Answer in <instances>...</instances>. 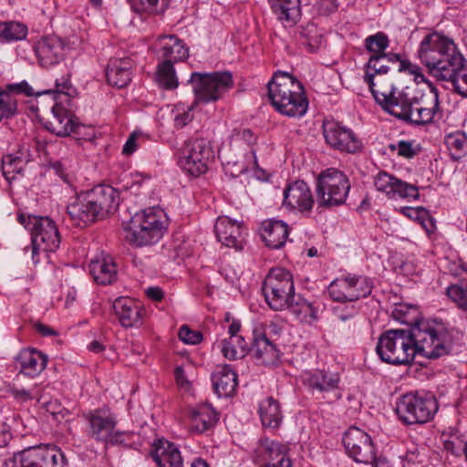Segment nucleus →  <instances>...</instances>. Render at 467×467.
<instances>
[{"label": "nucleus", "mask_w": 467, "mask_h": 467, "mask_svg": "<svg viewBox=\"0 0 467 467\" xmlns=\"http://www.w3.org/2000/svg\"><path fill=\"white\" fill-rule=\"evenodd\" d=\"M375 100L389 114L409 122V99L404 91L395 95L396 88L388 75H364Z\"/></svg>", "instance_id": "nucleus-6"}, {"label": "nucleus", "mask_w": 467, "mask_h": 467, "mask_svg": "<svg viewBox=\"0 0 467 467\" xmlns=\"http://www.w3.org/2000/svg\"><path fill=\"white\" fill-rule=\"evenodd\" d=\"M248 351L253 354L258 363L265 366L275 365L279 359V349L265 333L254 335L253 345Z\"/></svg>", "instance_id": "nucleus-30"}, {"label": "nucleus", "mask_w": 467, "mask_h": 467, "mask_svg": "<svg viewBox=\"0 0 467 467\" xmlns=\"http://www.w3.org/2000/svg\"><path fill=\"white\" fill-rule=\"evenodd\" d=\"M350 182L348 176L336 168L322 171L317 177V203L321 208L343 204L348 195Z\"/></svg>", "instance_id": "nucleus-7"}, {"label": "nucleus", "mask_w": 467, "mask_h": 467, "mask_svg": "<svg viewBox=\"0 0 467 467\" xmlns=\"http://www.w3.org/2000/svg\"><path fill=\"white\" fill-rule=\"evenodd\" d=\"M268 467H292V461L288 457L287 452H284L274 462H270V465Z\"/></svg>", "instance_id": "nucleus-64"}, {"label": "nucleus", "mask_w": 467, "mask_h": 467, "mask_svg": "<svg viewBox=\"0 0 467 467\" xmlns=\"http://www.w3.org/2000/svg\"><path fill=\"white\" fill-rule=\"evenodd\" d=\"M214 232L219 242L224 246L242 250L244 244V227L242 223L227 216H219L214 224Z\"/></svg>", "instance_id": "nucleus-20"}, {"label": "nucleus", "mask_w": 467, "mask_h": 467, "mask_svg": "<svg viewBox=\"0 0 467 467\" xmlns=\"http://www.w3.org/2000/svg\"><path fill=\"white\" fill-rule=\"evenodd\" d=\"M283 204L289 210L302 213H310L315 200L310 187L304 181L298 180L288 184L284 190Z\"/></svg>", "instance_id": "nucleus-19"}, {"label": "nucleus", "mask_w": 467, "mask_h": 467, "mask_svg": "<svg viewBox=\"0 0 467 467\" xmlns=\"http://www.w3.org/2000/svg\"><path fill=\"white\" fill-rule=\"evenodd\" d=\"M268 96L273 107L290 118L304 116L308 99L302 83L291 74L276 71L267 84Z\"/></svg>", "instance_id": "nucleus-2"}, {"label": "nucleus", "mask_w": 467, "mask_h": 467, "mask_svg": "<svg viewBox=\"0 0 467 467\" xmlns=\"http://www.w3.org/2000/svg\"><path fill=\"white\" fill-rule=\"evenodd\" d=\"M428 452L429 450L425 446L416 445L414 449L410 447V455L414 457H410V463L427 464L429 462Z\"/></svg>", "instance_id": "nucleus-56"}, {"label": "nucleus", "mask_w": 467, "mask_h": 467, "mask_svg": "<svg viewBox=\"0 0 467 467\" xmlns=\"http://www.w3.org/2000/svg\"><path fill=\"white\" fill-rule=\"evenodd\" d=\"M262 290L271 309H286L296 295L292 274L284 268L271 269L264 280Z\"/></svg>", "instance_id": "nucleus-10"}, {"label": "nucleus", "mask_w": 467, "mask_h": 467, "mask_svg": "<svg viewBox=\"0 0 467 467\" xmlns=\"http://www.w3.org/2000/svg\"><path fill=\"white\" fill-rule=\"evenodd\" d=\"M388 46L389 38L383 32H378L365 39L366 49L373 53V55L385 54V49Z\"/></svg>", "instance_id": "nucleus-49"}, {"label": "nucleus", "mask_w": 467, "mask_h": 467, "mask_svg": "<svg viewBox=\"0 0 467 467\" xmlns=\"http://www.w3.org/2000/svg\"><path fill=\"white\" fill-rule=\"evenodd\" d=\"M409 329L395 328L385 331L376 347L377 354L409 355Z\"/></svg>", "instance_id": "nucleus-24"}, {"label": "nucleus", "mask_w": 467, "mask_h": 467, "mask_svg": "<svg viewBox=\"0 0 467 467\" xmlns=\"http://www.w3.org/2000/svg\"><path fill=\"white\" fill-rule=\"evenodd\" d=\"M259 414L265 428L276 429L283 420L279 402L273 397H269L260 403Z\"/></svg>", "instance_id": "nucleus-41"}, {"label": "nucleus", "mask_w": 467, "mask_h": 467, "mask_svg": "<svg viewBox=\"0 0 467 467\" xmlns=\"http://www.w3.org/2000/svg\"><path fill=\"white\" fill-rule=\"evenodd\" d=\"M214 392L218 397L232 396L237 386V375L230 365H219L212 375Z\"/></svg>", "instance_id": "nucleus-35"}, {"label": "nucleus", "mask_w": 467, "mask_h": 467, "mask_svg": "<svg viewBox=\"0 0 467 467\" xmlns=\"http://www.w3.org/2000/svg\"><path fill=\"white\" fill-rule=\"evenodd\" d=\"M274 14L280 21L296 24L301 16L300 0H269Z\"/></svg>", "instance_id": "nucleus-40"}, {"label": "nucleus", "mask_w": 467, "mask_h": 467, "mask_svg": "<svg viewBox=\"0 0 467 467\" xmlns=\"http://www.w3.org/2000/svg\"><path fill=\"white\" fill-rule=\"evenodd\" d=\"M286 309H289L301 322L311 323L317 318V309L313 303L300 295H295Z\"/></svg>", "instance_id": "nucleus-42"}, {"label": "nucleus", "mask_w": 467, "mask_h": 467, "mask_svg": "<svg viewBox=\"0 0 467 467\" xmlns=\"http://www.w3.org/2000/svg\"><path fill=\"white\" fill-rule=\"evenodd\" d=\"M437 105L438 97L431 92L410 98V125L424 126L430 124L433 119L434 108Z\"/></svg>", "instance_id": "nucleus-23"}, {"label": "nucleus", "mask_w": 467, "mask_h": 467, "mask_svg": "<svg viewBox=\"0 0 467 467\" xmlns=\"http://www.w3.org/2000/svg\"><path fill=\"white\" fill-rule=\"evenodd\" d=\"M21 371L30 377L38 375L46 368L47 358L36 349H23L17 356Z\"/></svg>", "instance_id": "nucleus-39"}, {"label": "nucleus", "mask_w": 467, "mask_h": 467, "mask_svg": "<svg viewBox=\"0 0 467 467\" xmlns=\"http://www.w3.org/2000/svg\"><path fill=\"white\" fill-rule=\"evenodd\" d=\"M304 44L308 47L310 52H316L323 44V36L319 34H316L310 37L306 36Z\"/></svg>", "instance_id": "nucleus-62"}, {"label": "nucleus", "mask_w": 467, "mask_h": 467, "mask_svg": "<svg viewBox=\"0 0 467 467\" xmlns=\"http://www.w3.org/2000/svg\"><path fill=\"white\" fill-rule=\"evenodd\" d=\"M385 60L391 64H398V71L401 72L409 68V61L402 58L400 55L395 53L382 54Z\"/></svg>", "instance_id": "nucleus-58"}, {"label": "nucleus", "mask_w": 467, "mask_h": 467, "mask_svg": "<svg viewBox=\"0 0 467 467\" xmlns=\"http://www.w3.org/2000/svg\"><path fill=\"white\" fill-rule=\"evenodd\" d=\"M392 317L400 323L409 325V305L397 306L392 311Z\"/></svg>", "instance_id": "nucleus-60"}, {"label": "nucleus", "mask_w": 467, "mask_h": 467, "mask_svg": "<svg viewBox=\"0 0 467 467\" xmlns=\"http://www.w3.org/2000/svg\"><path fill=\"white\" fill-rule=\"evenodd\" d=\"M189 83L195 96L193 105L210 103L220 99L234 87L232 73L229 71L200 73L193 72Z\"/></svg>", "instance_id": "nucleus-9"}, {"label": "nucleus", "mask_w": 467, "mask_h": 467, "mask_svg": "<svg viewBox=\"0 0 467 467\" xmlns=\"http://www.w3.org/2000/svg\"><path fill=\"white\" fill-rule=\"evenodd\" d=\"M254 451V460L265 467H268L270 462H274L278 456L287 452L288 447L268 438H263L259 440Z\"/></svg>", "instance_id": "nucleus-38"}, {"label": "nucleus", "mask_w": 467, "mask_h": 467, "mask_svg": "<svg viewBox=\"0 0 467 467\" xmlns=\"http://www.w3.org/2000/svg\"><path fill=\"white\" fill-rule=\"evenodd\" d=\"M157 45L159 46L157 57L162 62L175 64L189 57L188 48L182 40L173 35L159 36Z\"/></svg>", "instance_id": "nucleus-26"}, {"label": "nucleus", "mask_w": 467, "mask_h": 467, "mask_svg": "<svg viewBox=\"0 0 467 467\" xmlns=\"http://www.w3.org/2000/svg\"><path fill=\"white\" fill-rule=\"evenodd\" d=\"M14 457L20 467H67L63 451L56 446L29 447Z\"/></svg>", "instance_id": "nucleus-12"}, {"label": "nucleus", "mask_w": 467, "mask_h": 467, "mask_svg": "<svg viewBox=\"0 0 467 467\" xmlns=\"http://www.w3.org/2000/svg\"><path fill=\"white\" fill-rule=\"evenodd\" d=\"M449 47H456L452 39L438 32H432L422 39L418 49V57L428 67L443 57Z\"/></svg>", "instance_id": "nucleus-18"}, {"label": "nucleus", "mask_w": 467, "mask_h": 467, "mask_svg": "<svg viewBox=\"0 0 467 467\" xmlns=\"http://www.w3.org/2000/svg\"><path fill=\"white\" fill-rule=\"evenodd\" d=\"M179 338L186 344H199L202 340V334L198 330H192L188 326H182L179 330Z\"/></svg>", "instance_id": "nucleus-54"}, {"label": "nucleus", "mask_w": 467, "mask_h": 467, "mask_svg": "<svg viewBox=\"0 0 467 467\" xmlns=\"http://www.w3.org/2000/svg\"><path fill=\"white\" fill-rule=\"evenodd\" d=\"M174 377L177 382V385L184 389H190V381L187 379L185 376L184 369L182 367H177L174 370Z\"/></svg>", "instance_id": "nucleus-63"}, {"label": "nucleus", "mask_w": 467, "mask_h": 467, "mask_svg": "<svg viewBox=\"0 0 467 467\" xmlns=\"http://www.w3.org/2000/svg\"><path fill=\"white\" fill-rule=\"evenodd\" d=\"M168 228L163 210L150 207L136 213L126 227V238L136 246L150 245L161 239Z\"/></svg>", "instance_id": "nucleus-3"}, {"label": "nucleus", "mask_w": 467, "mask_h": 467, "mask_svg": "<svg viewBox=\"0 0 467 467\" xmlns=\"http://www.w3.org/2000/svg\"><path fill=\"white\" fill-rule=\"evenodd\" d=\"M214 158L210 142L203 138L185 141L182 149L180 165L190 175L198 177L205 173Z\"/></svg>", "instance_id": "nucleus-11"}, {"label": "nucleus", "mask_w": 467, "mask_h": 467, "mask_svg": "<svg viewBox=\"0 0 467 467\" xmlns=\"http://www.w3.org/2000/svg\"><path fill=\"white\" fill-rule=\"evenodd\" d=\"M153 446L150 455L159 467H182L181 452L174 443L158 440Z\"/></svg>", "instance_id": "nucleus-33"}, {"label": "nucleus", "mask_w": 467, "mask_h": 467, "mask_svg": "<svg viewBox=\"0 0 467 467\" xmlns=\"http://www.w3.org/2000/svg\"><path fill=\"white\" fill-rule=\"evenodd\" d=\"M192 107H189L187 109H183L182 112L177 110L174 117V125L178 129H182L188 123L193 119V114L192 113Z\"/></svg>", "instance_id": "nucleus-57"}, {"label": "nucleus", "mask_w": 467, "mask_h": 467, "mask_svg": "<svg viewBox=\"0 0 467 467\" xmlns=\"http://www.w3.org/2000/svg\"><path fill=\"white\" fill-rule=\"evenodd\" d=\"M240 329V322L234 320L228 328L229 338L222 342V352L228 359L242 358L248 353L249 345L243 336L238 335Z\"/></svg>", "instance_id": "nucleus-31"}, {"label": "nucleus", "mask_w": 467, "mask_h": 467, "mask_svg": "<svg viewBox=\"0 0 467 467\" xmlns=\"http://www.w3.org/2000/svg\"><path fill=\"white\" fill-rule=\"evenodd\" d=\"M16 94H25L33 96L34 90L26 81L9 84L5 90L0 89V121L5 118H10L16 114L17 109V101Z\"/></svg>", "instance_id": "nucleus-28"}, {"label": "nucleus", "mask_w": 467, "mask_h": 467, "mask_svg": "<svg viewBox=\"0 0 467 467\" xmlns=\"http://www.w3.org/2000/svg\"><path fill=\"white\" fill-rule=\"evenodd\" d=\"M89 274L97 284L107 285L118 278L117 265L109 255H101L90 261Z\"/></svg>", "instance_id": "nucleus-32"}, {"label": "nucleus", "mask_w": 467, "mask_h": 467, "mask_svg": "<svg viewBox=\"0 0 467 467\" xmlns=\"http://www.w3.org/2000/svg\"><path fill=\"white\" fill-rule=\"evenodd\" d=\"M233 137H235L236 140H244L247 144H252L256 140L254 134L249 129L234 130Z\"/></svg>", "instance_id": "nucleus-61"}, {"label": "nucleus", "mask_w": 467, "mask_h": 467, "mask_svg": "<svg viewBox=\"0 0 467 467\" xmlns=\"http://www.w3.org/2000/svg\"><path fill=\"white\" fill-rule=\"evenodd\" d=\"M260 234L269 248L279 249L287 240L288 225L280 220H266L261 224Z\"/></svg>", "instance_id": "nucleus-34"}, {"label": "nucleus", "mask_w": 467, "mask_h": 467, "mask_svg": "<svg viewBox=\"0 0 467 467\" xmlns=\"http://www.w3.org/2000/svg\"><path fill=\"white\" fill-rule=\"evenodd\" d=\"M374 185L378 191L385 192L394 200L404 199L409 196V185L386 171L378 173L374 180Z\"/></svg>", "instance_id": "nucleus-36"}, {"label": "nucleus", "mask_w": 467, "mask_h": 467, "mask_svg": "<svg viewBox=\"0 0 467 467\" xmlns=\"http://www.w3.org/2000/svg\"><path fill=\"white\" fill-rule=\"evenodd\" d=\"M173 65L161 61L157 67V80L166 89L176 88L179 85Z\"/></svg>", "instance_id": "nucleus-45"}, {"label": "nucleus", "mask_w": 467, "mask_h": 467, "mask_svg": "<svg viewBox=\"0 0 467 467\" xmlns=\"http://www.w3.org/2000/svg\"><path fill=\"white\" fill-rule=\"evenodd\" d=\"M26 35L27 27L20 22H0V41H19L25 39Z\"/></svg>", "instance_id": "nucleus-44"}, {"label": "nucleus", "mask_w": 467, "mask_h": 467, "mask_svg": "<svg viewBox=\"0 0 467 467\" xmlns=\"http://www.w3.org/2000/svg\"><path fill=\"white\" fill-rule=\"evenodd\" d=\"M379 358L389 364L400 365L409 363V355L397 354H377Z\"/></svg>", "instance_id": "nucleus-59"}, {"label": "nucleus", "mask_w": 467, "mask_h": 467, "mask_svg": "<svg viewBox=\"0 0 467 467\" xmlns=\"http://www.w3.org/2000/svg\"><path fill=\"white\" fill-rule=\"evenodd\" d=\"M119 204L118 191L110 185L99 184L78 195L67 207L75 226L83 227L115 213Z\"/></svg>", "instance_id": "nucleus-1"}, {"label": "nucleus", "mask_w": 467, "mask_h": 467, "mask_svg": "<svg viewBox=\"0 0 467 467\" xmlns=\"http://www.w3.org/2000/svg\"><path fill=\"white\" fill-rule=\"evenodd\" d=\"M71 88V84L67 78L63 77L60 81H56V89L46 90L44 94H52L55 102L62 101V103L68 104L69 103V89Z\"/></svg>", "instance_id": "nucleus-50"}, {"label": "nucleus", "mask_w": 467, "mask_h": 467, "mask_svg": "<svg viewBox=\"0 0 467 467\" xmlns=\"http://www.w3.org/2000/svg\"><path fill=\"white\" fill-rule=\"evenodd\" d=\"M115 315L123 327H140L146 313L143 306L130 297H119L113 303Z\"/></svg>", "instance_id": "nucleus-22"}, {"label": "nucleus", "mask_w": 467, "mask_h": 467, "mask_svg": "<svg viewBox=\"0 0 467 467\" xmlns=\"http://www.w3.org/2000/svg\"><path fill=\"white\" fill-rule=\"evenodd\" d=\"M438 410L437 400L434 396L425 391H416L410 400V414L415 423H425L432 419Z\"/></svg>", "instance_id": "nucleus-27"}, {"label": "nucleus", "mask_w": 467, "mask_h": 467, "mask_svg": "<svg viewBox=\"0 0 467 467\" xmlns=\"http://www.w3.org/2000/svg\"><path fill=\"white\" fill-rule=\"evenodd\" d=\"M20 223L31 233L32 241V259L36 260V256L40 251L55 252L60 245V234L55 222L47 216L28 215L24 214L18 216Z\"/></svg>", "instance_id": "nucleus-8"}, {"label": "nucleus", "mask_w": 467, "mask_h": 467, "mask_svg": "<svg viewBox=\"0 0 467 467\" xmlns=\"http://www.w3.org/2000/svg\"><path fill=\"white\" fill-rule=\"evenodd\" d=\"M24 166L25 161L20 157L8 154L2 159V172L8 182L15 180L17 174H21Z\"/></svg>", "instance_id": "nucleus-47"}, {"label": "nucleus", "mask_w": 467, "mask_h": 467, "mask_svg": "<svg viewBox=\"0 0 467 467\" xmlns=\"http://www.w3.org/2000/svg\"><path fill=\"white\" fill-rule=\"evenodd\" d=\"M410 220L423 229L427 234H431L435 229V222L430 212L421 207H410Z\"/></svg>", "instance_id": "nucleus-46"}, {"label": "nucleus", "mask_w": 467, "mask_h": 467, "mask_svg": "<svg viewBox=\"0 0 467 467\" xmlns=\"http://www.w3.org/2000/svg\"><path fill=\"white\" fill-rule=\"evenodd\" d=\"M323 135L329 146L340 151L355 153L361 149V142L355 133L339 122L324 121Z\"/></svg>", "instance_id": "nucleus-16"}, {"label": "nucleus", "mask_w": 467, "mask_h": 467, "mask_svg": "<svg viewBox=\"0 0 467 467\" xmlns=\"http://www.w3.org/2000/svg\"><path fill=\"white\" fill-rule=\"evenodd\" d=\"M444 143L453 161H459L467 154V135L463 131L445 135Z\"/></svg>", "instance_id": "nucleus-43"}, {"label": "nucleus", "mask_w": 467, "mask_h": 467, "mask_svg": "<svg viewBox=\"0 0 467 467\" xmlns=\"http://www.w3.org/2000/svg\"><path fill=\"white\" fill-rule=\"evenodd\" d=\"M343 444L348 454L358 462L375 464L376 452L371 438L357 427H350L344 434Z\"/></svg>", "instance_id": "nucleus-15"}, {"label": "nucleus", "mask_w": 467, "mask_h": 467, "mask_svg": "<svg viewBox=\"0 0 467 467\" xmlns=\"http://www.w3.org/2000/svg\"><path fill=\"white\" fill-rule=\"evenodd\" d=\"M304 385L317 397H340L337 394L340 376L337 372L325 369L306 371L302 376Z\"/></svg>", "instance_id": "nucleus-17"}, {"label": "nucleus", "mask_w": 467, "mask_h": 467, "mask_svg": "<svg viewBox=\"0 0 467 467\" xmlns=\"http://www.w3.org/2000/svg\"><path fill=\"white\" fill-rule=\"evenodd\" d=\"M335 315L342 323L350 322V327H358L359 309L354 304H343L335 307Z\"/></svg>", "instance_id": "nucleus-48"}, {"label": "nucleus", "mask_w": 467, "mask_h": 467, "mask_svg": "<svg viewBox=\"0 0 467 467\" xmlns=\"http://www.w3.org/2000/svg\"><path fill=\"white\" fill-rule=\"evenodd\" d=\"M143 12L161 15L168 8L170 0H136Z\"/></svg>", "instance_id": "nucleus-53"}, {"label": "nucleus", "mask_w": 467, "mask_h": 467, "mask_svg": "<svg viewBox=\"0 0 467 467\" xmlns=\"http://www.w3.org/2000/svg\"><path fill=\"white\" fill-rule=\"evenodd\" d=\"M394 410L400 420L405 425H409V395L407 393L400 397Z\"/></svg>", "instance_id": "nucleus-55"}, {"label": "nucleus", "mask_w": 467, "mask_h": 467, "mask_svg": "<svg viewBox=\"0 0 467 467\" xmlns=\"http://www.w3.org/2000/svg\"><path fill=\"white\" fill-rule=\"evenodd\" d=\"M327 291L334 301L352 303L368 296L371 293V285L365 277L348 275L331 282Z\"/></svg>", "instance_id": "nucleus-13"}, {"label": "nucleus", "mask_w": 467, "mask_h": 467, "mask_svg": "<svg viewBox=\"0 0 467 467\" xmlns=\"http://www.w3.org/2000/svg\"><path fill=\"white\" fill-rule=\"evenodd\" d=\"M385 58L381 55H372L365 66V75H387L389 66L383 63Z\"/></svg>", "instance_id": "nucleus-51"}, {"label": "nucleus", "mask_w": 467, "mask_h": 467, "mask_svg": "<svg viewBox=\"0 0 467 467\" xmlns=\"http://www.w3.org/2000/svg\"><path fill=\"white\" fill-rule=\"evenodd\" d=\"M446 294L459 308L467 310V288L459 285H451L447 288Z\"/></svg>", "instance_id": "nucleus-52"}, {"label": "nucleus", "mask_w": 467, "mask_h": 467, "mask_svg": "<svg viewBox=\"0 0 467 467\" xmlns=\"http://www.w3.org/2000/svg\"><path fill=\"white\" fill-rule=\"evenodd\" d=\"M439 81L448 84L456 93L467 98V65L457 47H449L447 54L438 62L428 67Z\"/></svg>", "instance_id": "nucleus-5"}, {"label": "nucleus", "mask_w": 467, "mask_h": 467, "mask_svg": "<svg viewBox=\"0 0 467 467\" xmlns=\"http://www.w3.org/2000/svg\"><path fill=\"white\" fill-rule=\"evenodd\" d=\"M36 55L40 65L50 67L58 64L65 57V46L56 36L42 37L35 47Z\"/></svg>", "instance_id": "nucleus-21"}, {"label": "nucleus", "mask_w": 467, "mask_h": 467, "mask_svg": "<svg viewBox=\"0 0 467 467\" xmlns=\"http://www.w3.org/2000/svg\"><path fill=\"white\" fill-rule=\"evenodd\" d=\"M189 420L190 431L201 434L216 424L219 415L210 404H199L191 408Z\"/></svg>", "instance_id": "nucleus-29"}, {"label": "nucleus", "mask_w": 467, "mask_h": 467, "mask_svg": "<svg viewBox=\"0 0 467 467\" xmlns=\"http://www.w3.org/2000/svg\"><path fill=\"white\" fill-rule=\"evenodd\" d=\"M88 423V436L100 442L119 441L118 433H114L117 420L115 415L106 408L89 410L84 414Z\"/></svg>", "instance_id": "nucleus-14"}, {"label": "nucleus", "mask_w": 467, "mask_h": 467, "mask_svg": "<svg viewBox=\"0 0 467 467\" xmlns=\"http://www.w3.org/2000/svg\"><path fill=\"white\" fill-rule=\"evenodd\" d=\"M132 62L130 58L111 59L107 67L108 82L119 88L126 87L131 80Z\"/></svg>", "instance_id": "nucleus-37"}, {"label": "nucleus", "mask_w": 467, "mask_h": 467, "mask_svg": "<svg viewBox=\"0 0 467 467\" xmlns=\"http://www.w3.org/2000/svg\"><path fill=\"white\" fill-rule=\"evenodd\" d=\"M410 348L414 349L413 357L410 358V366L417 355L428 359H436L449 353L445 344V335L423 317L410 322Z\"/></svg>", "instance_id": "nucleus-4"}, {"label": "nucleus", "mask_w": 467, "mask_h": 467, "mask_svg": "<svg viewBox=\"0 0 467 467\" xmlns=\"http://www.w3.org/2000/svg\"><path fill=\"white\" fill-rule=\"evenodd\" d=\"M64 104L62 101L55 102L51 114L45 122L47 130L60 137L70 135L77 126L72 113L65 108Z\"/></svg>", "instance_id": "nucleus-25"}]
</instances>
